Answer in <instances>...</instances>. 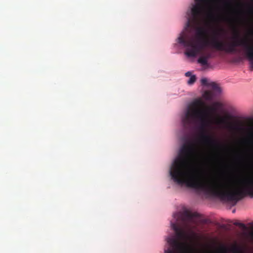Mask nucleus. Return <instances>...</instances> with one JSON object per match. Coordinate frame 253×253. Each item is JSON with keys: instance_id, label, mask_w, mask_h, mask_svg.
<instances>
[{"instance_id": "obj_1", "label": "nucleus", "mask_w": 253, "mask_h": 253, "mask_svg": "<svg viewBox=\"0 0 253 253\" xmlns=\"http://www.w3.org/2000/svg\"><path fill=\"white\" fill-rule=\"evenodd\" d=\"M213 1L195 0V4H192L190 11L187 12L189 17L184 30L178 38V42L186 48L185 54L189 57H195L206 46L210 45L214 48L211 44V42L213 40L219 41L215 38L210 41L205 39L207 34L205 29L198 27L202 22L206 7L209 6Z\"/></svg>"}, {"instance_id": "obj_2", "label": "nucleus", "mask_w": 253, "mask_h": 253, "mask_svg": "<svg viewBox=\"0 0 253 253\" xmlns=\"http://www.w3.org/2000/svg\"><path fill=\"white\" fill-rule=\"evenodd\" d=\"M237 184L231 177L220 178V199L237 202L246 196L253 198V177L245 178L240 184Z\"/></svg>"}, {"instance_id": "obj_3", "label": "nucleus", "mask_w": 253, "mask_h": 253, "mask_svg": "<svg viewBox=\"0 0 253 253\" xmlns=\"http://www.w3.org/2000/svg\"><path fill=\"white\" fill-rule=\"evenodd\" d=\"M222 107L223 104L219 102H214L213 107H208L201 99H196L189 105L185 115L182 118V122L184 127L190 126L199 119H200L202 123L201 129L205 131L207 123L204 117L205 111L203 109L206 108L212 112H215L217 109H220Z\"/></svg>"}, {"instance_id": "obj_4", "label": "nucleus", "mask_w": 253, "mask_h": 253, "mask_svg": "<svg viewBox=\"0 0 253 253\" xmlns=\"http://www.w3.org/2000/svg\"><path fill=\"white\" fill-rule=\"evenodd\" d=\"M171 227L175 231L176 237H171L167 239V242L171 248L166 250L165 253H177V251L182 250L186 248V245L179 240H188L196 236V233L193 231L192 232V236H190L176 223L171 222Z\"/></svg>"}, {"instance_id": "obj_5", "label": "nucleus", "mask_w": 253, "mask_h": 253, "mask_svg": "<svg viewBox=\"0 0 253 253\" xmlns=\"http://www.w3.org/2000/svg\"><path fill=\"white\" fill-rule=\"evenodd\" d=\"M199 217V214L197 212H191L188 211H185L182 212H176L173 214V217L175 218L176 222L181 221L185 224L189 222H195L194 221V217Z\"/></svg>"}, {"instance_id": "obj_6", "label": "nucleus", "mask_w": 253, "mask_h": 253, "mask_svg": "<svg viewBox=\"0 0 253 253\" xmlns=\"http://www.w3.org/2000/svg\"><path fill=\"white\" fill-rule=\"evenodd\" d=\"M231 118L232 116L229 114L225 115L223 117H219L217 119L216 124L223 125L224 127L230 129H238V128L234 127L230 123L228 122V120L231 119Z\"/></svg>"}, {"instance_id": "obj_7", "label": "nucleus", "mask_w": 253, "mask_h": 253, "mask_svg": "<svg viewBox=\"0 0 253 253\" xmlns=\"http://www.w3.org/2000/svg\"><path fill=\"white\" fill-rule=\"evenodd\" d=\"M220 253H229V252L233 253H244L241 249L237 245H234L229 250L227 248L222 246L219 250Z\"/></svg>"}, {"instance_id": "obj_8", "label": "nucleus", "mask_w": 253, "mask_h": 253, "mask_svg": "<svg viewBox=\"0 0 253 253\" xmlns=\"http://www.w3.org/2000/svg\"><path fill=\"white\" fill-rule=\"evenodd\" d=\"M201 140L203 142L209 144H216V142L210 135L206 134L205 132L203 133L201 136Z\"/></svg>"}, {"instance_id": "obj_9", "label": "nucleus", "mask_w": 253, "mask_h": 253, "mask_svg": "<svg viewBox=\"0 0 253 253\" xmlns=\"http://www.w3.org/2000/svg\"><path fill=\"white\" fill-rule=\"evenodd\" d=\"M209 86L211 87L212 91L215 93H220L221 89L219 85L215 82H211L209 84Z\"/></svg>"}, {"instance_id": "obj_10", "label": "nucleus", "mask_w": 253, "mask_h": 253, "mask_svg": "<svg viewBox=\"0 0 253 253\" xmlns=\"http://www.w3.org/2000/svg\"><path fill=\"white\" fill-rule=\"evenodd\" d=\"M208 59L206 56L204 55H202L201 57L199 58L198 59V62L200 63L201 65L206 66L208 64Z\"/></svg>"}, {"instance_id": "obj_11", "label": "nucleus", "mask_w": 253, "mask_h": 253, "mask_svg": "<svg viewBox=\"0 0 253 253\" xmlns=\"http://www.w3.org/2000/svg\"><path fill=\"white\" fill-rule=\"evenodd\" d=\"M203 97L207 100H210L212 98V94L210 91H206L203 94Z\"/></svg>"}, {"instance_id": "obj_12", "label": "nucleus", "mask_w": 253, "mask_h": 253, "mask_svg": "<svg viewBox=\"0 0 253 253\" xmlns=\"http://www.w3.org/2000/svg\"><path fill=\"white\" fill-rule=\"evenodd\" d=\"M196 80V77L195 75H192L190 78L189 80L187 81V83L189 85L193 84Z\"/></svg>"}, {"instance_id": "obj_13", "label": "nucleus", "mask_w": 253, "mask_h": 253, "mask_svg": "<svg viewBox=\"0 0 253 253\" xmlns=\"http://www.w3.org/2000/svg\"><path fill=\"white\" fill-rule=\"evenodd\" d=\"M234 224L236 226L240 227V228H242L244 230H246L247 229L246 226L244 223H240L239 222H235L234 223Z\"/></svg>"}, {"instance_id": "obj_14", "label": "nucleus", "mask_w": 253, "mask_h": 253, "mask_svg": "<svg viewBox=\"0 0 253 253\" xmlns=\"http://www.w3.org/2000/svg\"><path fill=\"white\" fill-rule=\"evenodd\" d=\"M208 16V18L212 21H215L216 20L215 15L211 11L209 13Z\"/></svg>"}, {"instance_id": "obj_15", "label": "nucleus", "mask_w": 253, "mask_h": 253, "mask_svg": "<svg viewBox=\"0 0 253 253\" xmlns=\"http://www.w3.org/2000/svg\"><path fill=\"white\" fill-rule=\"evenodd\" d=\"M223 3H224V5L226 6V7H230L232 5V1H229V0H225V1H223Z\"/></svg>"}, {"instance_id": "obj_16", "label": "nucleus", "mask_w": 253, "mask_h": 253, "mask_svg": "<svg viewBox=\"0 0 253 253\" xmlns=\"http://www.w3.org/2000/svg\"><path fill=\"white\" fill-rule=\"evenodd\" d=\"M201 84L203 85L209 86V84H208V80L206 78L202 79L201 80Z\"/></svg>"}, {"instance_id": "obj_17", "label": "nucleus", "mask_w": 253, "mask_h": 253, "mask_svg": "<svg viewBox=\"0 0 253 253\" xmlns=\"http://www.w3.org/2000/svg\"><path fill=\"white\" fill-rule=\"evenodd\" d=\"M248 12L250 14H253V5H250L248 9Z\"/></svg>"}, {"instance_id": "obj_18", "label": "nucleus", "mask_w": 253, "mask_h": 253, "mask_svg": "<svg viewBox=\"0 0 253 253\" xmlns=\"http://www.w3.org/2000/svg\"><path fill=\"white\" fill-rule=\"evenodd\" d=\"M204 56H206L207 57V59H209L211 57H212V53L211 52H207L205 55H204Z\"/></svg>"}, {"instance_id": "obj_19", "label": "nucleus", "mask_w": 253, "mask_h": 253, "mask_svg": "<svg viewBox=\"0 0 253 253\" xmlns=\"http://www.w3.org/2000/svg\"><path fill=\"white\" fill-rule=\"evenodd\" d=\"M224 20L226 21L230 22H232L234 21V19H233L231 18H229V17L225 18Z\"/></svg>"}, {"instance_id": "obj_20", "label": "nucleus", "mask_w": 253, "mask_h": 253, "mask_svg": "<svg viewBox=\"0 0 253 253\" xmlns=\"http://www.w3.org/2000/svg\"><path fill=\"white\" fill-rule=\"evenodd\" d=\"M185 76L186 77H190L192 76L191 75V73L190 72H187L185 73Z\"/></svg>"}, {"instance_id": "obj_21", "label": "nucleus", "mask_w": 253, "mask_h": 253, "mask_svg": "<svg viewBox=\"0 0 253 253\" xmlns=\"http://www.w3.org/2000/svg\"><path fill=\"white\" fill-rule=\"evenodd\" d=\"M249 130L252 132L250 135L252 136H253V127H250Z\"/></svg>"}, {"instance_id": "obj_22", "label": "nucleus", "mask_w": 253, "mask_h": 253, "mask_svg": "<svg viewBox=\"0 0 253 253\" xmlns=\"http://www.w3.org/2000/svg\"><path fill=\"white\" fill-rule=\"evenodd\" d=\"M209 221V220L208 219H204L202 220V222L204 223H207Z\"/></svg>"}, {"instance_id": "obj_23", "label": "nucleus", "mask_w": 253, "mask_h": 253, "mask_svg": "<svg viewBox=\"0 0 253 253\" xmlns=\"http://www.w3.org/2000/svg\"><path fill=\"white\" fill-rule=\"evenodd\" d=\"M251 236L253 238V232L250 233Z\"/></svg>"}]
</instances>
